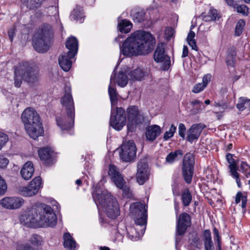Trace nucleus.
Segmentation results:
<instances>
[{"mask_svg":"<svg viewBox=\"0 0 250 250\" xmlns=\"http://www.w3.org/2000/svg\"><path fill=\"white\" fill-rule=\"evenodd\" d=\"M155 44V38L150 33L137 30L127 38L122 45H120V48L124 56H145L154 50Z\"/></svg>","mask_w":250,"mask_h":250,"instance_id":"obj_1","label":"nucleus"},{"mask_svg":"<svg viewBox=\"0 0 250 250\" xmlns=\"http://www.w3.org/2000/svg\"><path fill=\"white\" fill-rule=\"evenodd\" d=\"M92 194L97 206L101 205L104 208L109 218L115 219L119 215L120 209L117 201L107 190L95 188Z\"/></svg>","mask_w":250,"mask_h":250,"instance_id":"obj_2","label":"nucleus"},{"mask_svg":"<svg viewBox=\"0 0 250 250\" xmlns=\"http://www.w3.org/2000/svg\"><path fill=\"white\" fill-rule=\"evenodd\" d=\"M21 119L26 133L30 138L36 140L44 133L39 114L33 107H27L23 111Z\"/></svg>","mask_w":250,"mask_h":250,"instance_id":"obj_3","label":"nucleus"},{"mask_svg":"<svg viewBox=\"0 0 250 250\" xmlns=\"http://www.w3.org/2000/svg\"><path fill=\"white\" fill-rule=\"evenodd\" d=\"M14 85L20 87L22 81L29 85L37 84L40 80L39 70L28 62H23L20 63L15 68Z\"/></svg>","mask_w":250,"mask_h":250,"instance_id":"obj_4","label":"nucleus"},{"mask_svg":"<svg viewBox=\"0 0 250 250\" xmlns=\"http://www.w3.org/2000/svg\"><path fill=\"white\" fill-rule=\"evenodd\" d=\"M54 29L53 26L47 23H43L37 29L33 47L39 53L46 52L51 46L54 37Z\"/></svg>","mask_w":250,"mask_h":250,"instance_id":"obj_5","label":"nucleus"},{"mask_svg":"<svg viewBox=\"0 0 250 250\" xmlns=\"http://www.w3.org/2000/svg\"><path fill=\"white\" fill-rule=\"evenodd\" d=\"M65 92L61 103L66 107L67 115L56 118L57 124L62 130L71 129L73 126L75 118L74 103L70 87L66 89Z\"/></svg>","mask_w":250,"mask_h":250,"instance_id":"obj_6","label":"nucleus"},{"mask_svg":"<svg viewBox=\"0 0 250 250\" xmlns=\"http://www.w3.org/2000/svg\"><path fill=\"white\" fill-rule=\"evenodd\" d=\"M36 208L38 227H53L56 225L57 217L50 206L42 204Z\"/></svg>","mask_w":250,"mask_h":250,"instance_id":"obj_7","label":"nucleus"},{"mask_svg":"<svg viewBox=\"0 0 250 250\" xmlns=\"http://www.w3.org/2000/svg\"><path fill=\"white\" fill-rule=\"evenodd\" d=\"M108 168V175L117 187L122 190L123 197L131 198L133 197L132 191L129 188L126 186L125 180L118 168L113 165H109Z\"/></svg>","mask_w":250,"mask_h":250,"instance_id":"obj_8","label":"nucleus"},{"mask_svg":"<svg viewBox=\"0 0 250 250\" xmlns=\"http://www.w3.org/2000/svg\"><path fill=\"white\" fill-rule=\"evenodd\" d=\"M147 206L141 202H135L130 206V213L134 217L135 224L137 226L146 225L147 218Z\"/></svg>","mask_w":250,"mask_h":250,"instance_id":"obj_9","label":"nucleus"},{"mask_svg":"<svg viewBox=\"0 0 250 250\" xmlns=\"http://www.w3.org/2000/svg\"><path fill=\"white\" fill-rule=\"evenodd\" d=\"M191 216L186 212L182 213L177 216L176 230H175V243L177 245L180 242L181 237L187 231L188 227L191 226Z\"/></svg>","mask_w":250,"mask_h":250,"instance_id":"obj_10","label":"nucleus"},{"mask_svg":"<svg viewBox=\"0 0 250 250\" xmlns=\"http://www.w3.org/2000/svg\"><path fill=\"white\" fill-rule=\"evenodd\" d=\"M194 156L188 153L184 156L182 167V175L185 182L188 184L191 183L194 173Z\"/></svg>","mask_w":250,"mask_h":250,"instance_id":"obj_11","label":"nucleus"},{"mask_svg":"<svg viewBox=\"0 0 250 250\" xmlns=\"http://www.w3.org/2000/svg\"><path fill=\"white\" fill-rule=\"evenodd\" d=\"M111 108L109 124L114 129L121 130L125 125L126 117L125 110L115 106Z\"/></svg>","mask_w":250,"mask_h":250,"instance_id":"obj_12","label":"nucleus"},{"mask_svg":"<svg viewBox=\"0 0 250 250\" xmlns=\"http://www.w3.org/2000/svg\"><path fill=\"white\" fill-rule=\"evenodd\" d=\"M128 120L127 129L130 132L135 131L137 125L141 124L144 121L143 116L140 114L137 106H129L126 110Z\"/></svg>","mask_w":250,"mask_h":250,"instance_id":"obj_13","label":"nucleus"},{"mask_svg":"<svg viewBox=\"0 0 250 250\" xmlns=\"http://www.w3.org/2000/svg\"><path fill=\"white\" fill-rule=\"evenodd\" d=\"M137 148L133 140H129L121 146L120 158L125 162H130L136 157Z\"/></svg>","mask_w":250,"mask_h":250,"instance_id":"obj_14","label":"nucleus"},{"mask_svg":"<svg viewBox=\"0 0 250 250\" xmlns=\"http://www.w3.org/2000/svg\"><path fill=\"white\" fill-rule=\"evenodd\" d=\"M153 58L156 62H163L162 69L167 70L170 65V57L166 54L164 45L163 43L158 44L155 50Z\"/></svg>","mask_w":250,"mask_h":250,"instance_id":"obj_15","label":"nucleus"},{"mask_svg":"<svg viewBox=\"0 0 250 250\" xmlns=\"http://www.w3.org/2000/svg\"><path fill=\"white\" fill-rule=\"evenodd\" d=\"M42 179L41 177H36L31 181L30 184L26 187H21L20 193L24 196H32L37 194L41 188Z\"/></svg>","mask_w":250,"mask_h":250,"instance_id":"obj_16","label":"nucleus"},{"mask_svg":"<svg viewBox=\"0 0 250 250\" xmlns=\"http://www.w3.org/2000/svg\"><path fill=\"white\" fill-rule=\"evenodd\" d=\"M149 171L146 160L143 159L138 163L136 173L137 181L139 185H142L148 179Z\"/></svg>","mask_w":250,"mask_h":250,"instance_id":"obj_17","label":"nucleus"},{"mask_svg":"<svg viewBox=\"0 0 250 250\" xmlns=\"http://www.w3.org/2000/svg\"><path fill=\"white\" fill-rule=\"evenodd\" d=\"M20 221L21 224L28 227H38L36 207H32L26 213L22 215Z\"/></svg>","mask_w":250,"mask_h":250,"instance_id":"obj_18","label":"nucleus"},{"mask_svg":"<svg viewBox=\"0 0 250 250\" xmlns=\"http://www.w3.org/2000/svg\"><path fill=\"white\" fill-rule=\"evenodd\" d=\"M38 151L40 160L45 165L49 166L54 163L55 155L54 151L50 147H41Z\"/></svg>","mask_w":250,"mask_h":250,"instance_id":"obj_19","label":"nucleus"},{"mask_svg":"<svg viewBox=\"0 0 250 250\" xmlns=\"http://www.w3.org/2000/svg\"><path fill=\"white\" fill-rule=\"evenodd\" d=\"M205 128H206V125L202 123L192 125L190 128L188 130L187 141L192 143L194 140H197L202 130Z\"/></svg>","mask_w":250,"mask_h":250,"instance_id":"obj_20","label":"nucleus"},{"mask_svg":"<svg viewBox=\"0 0 250 250\" xmlns=\"http://www.w3.org/2000/svg\"><path fill=\"white\" fill-rule=\"evenodd\" d=\"M24 203L23 200L20 197H5L0 200V204L3 207L10 209L20 208Z\"/></svg>","mask_w":250,"mask_h":250,"instance_id":"obj_21","label":"nucleus"},{"mask_svg":"<svg viewBox=\"0 0 250 250\" xmlns=\"http://www.w3.org/2000/svg\"><path fill=\"white\" fill-rule=\"evenodd\" d=\"M146 225L144 226H137L136 227H128L126 228L127 235L128 237L133 241H137L145 233Z\"/></svg>","mask_w":250,"mask_h":250,"instance_id":"obj_22","label":"nucleus"},{"mask_svg":"<svg viewBox=\"0 0 250 250\" xmlns=\"http://www.w3.org/2000/svg\"><path fill=\"white\" fill-rule=\"evenodd\" d=\"M161 133V129L160 126L157 125H151L146 128V137L147 140L152 142Z\"/></svg>","mask_w":250,"mask_h":250,"instance_id":"obj_23","label":"nucleus"},{"mask_svg":"<svg viewBox=\"0 0 250 250\" xmlns=\"http://www.w3.org/2000/svg\"><path fill=\"white\" fill-rule=\"evenodd\" d=\"M65 46L68 49V55L70 57H74L77 53L78 49V41L74 36L69 37L66 41Z\"/></svg>","mask_w":250,"mask_h":250,"instance_id":"obj_24","label":"nucleus"},{"mask_svg":"<svg viewBox=\"0 0 250 250\" xmlns=\"http://www.w3.org/2000/svg\"><path fill=\"white\" fill-rule=\"evenodd\" d=\"M128 76L133 81H141L148 76V73L147 71L138 68L131 71L129 73Z\"/></svg>","mask_w":250,"mask_h":250,"instance_id":"obj_25","label":"nucleus"},{"mask_svg":"<svg viewBox=\"0 0 250 250\" xmlns=\"http://www.w3.org/2000/svg\"><path fill=\"white\" fill-rule=\"evenodd\" d=\"M34 171L33 163L31 162H26L21 170L22 177L25 180L30 179Z\"/></svg>","mask_w":250,"mask_h":250,"instance_id":"obj_26","label":"nucleus"},{"mask_svg":"<svg viewBox=\"0 0 250 250\" xmlns=\"http://www.w3.org/2000/svg\"><path fill=\"white\" fill-rule=\"evenodd\" d=\"M73 57H70L68 53L60 56L58 59V62L60 67L64 71H68L72 65V62L70 60Z\"/></svg>","mask_w":250,"mask_h":250,"instance_id":"obj_27","label":"nucleus"},{"mask_svg":"<svg viewBox=\"0 0 250 250\" xmlns=\"http://www.w3.org/2000/svg\"><path fill=\"white\" fill-rule=\"evenodd\" d=\"M63 246L67 250H76V243L69 232L64 233L63 235Z\"/></svg>","mask_w":250,"mask_h":250,"instance_id":"obj_28","label":"nucleus"},{"mask_svg":"<svg viewBox=\"0 0 250 250\" xmlns=\"http://www.w3.org/2000/svg\"><path fill=\"white\" fill-rule=\"evenodd\" d=\"M114 79L113 75L111 76L110 84L108 86V94L111 104V108L116 106L118 101V94L114 88L111 86L112 81Z\"/></svg>","mask_w":250,"mask_h":250,"instance_id":"obj_29","label":"nucleus"},{"mask_svg":"<svg viewBox=\"0 0 250 250\" xmlns=\"http://www.w3.org/2000/svg\"><path fill=\"white\" fill-rule=\"evenodd\" d=\"M111 75H113L114 77V79L112 81V82L114 83H116L119 86L123 87L126 86L127 84V76L123 71H120L116 77H115V75L113 74V73Z\"/></svg>","mask_w":250,"mask_h":250,"instance_id":"obj_30","label":"nucleus"},{"mask_svg":"<svg viewBox=\"0 0 250 250\" xmlns=\"http://www.w3.org/2000/svg\"><path fill=\"white\" fill-rule=\"evenodd\" d=\"M70 18L72 21L82 23L84 21V16L80 7H76L71 12Z\"/></svg>","mask_w":250,"mask_h":250,"instance_id":"obj_31","label":"nucleus"},{"mask_svg":"<svg viewBox=\"0 0 250 250\" xmlns=\"http://www.w3.org/2000/svg\"><path fill=\"white\" fill-rule=\"evenodd\" d=\"M181 200L184 207L189 205L192 201V195L188 188L184 189L182 191Z\"/></svg>","mask_w":250,"mask_h":250,"instance_id":"obj_32","label":"nucleus"},{"mask_svg":"<svg viewBox=\"0 0 250 250\" xmlns=\"http://www.w3.org/2000/svg\"><path fill=\"white\" fill-rule=\"evenodd\" d=\"M131 16L134 22L140 23L144 21L145 12L142 10L133 9L131 11Z\"/></svg>","mask_w":250,"mask_h":250,"instance_id":"obj_33","label":"nucleus"},{"mask_svg":"<svg viewBox=\"0 0 250 250\" xmlns=\"http://www.w3.org/2000/svg\"><path fill=\"white\" fill-rule=\"evenodd\" d=\"M201 16L205 21H215L217 18H219L217 10L214 9H210L207 15L203 13L202 14Z\"/></svg>","mask_w":250,"mask_h":250,"instance_id":"obj_34","label":"nucleus"},{"mask_svg":"<svg viewBox=\"0 0 250 250\" xmlns=\"http://www.w3.org/2000/svg\"><path fill=\"white\" fill-rule=\"evenodd\" d=\"M132 26V24L130 21L125 19L122 20L118 23L119 30L121 33H127L130 31Z\"/></svg>","mask_w":250,"mask_h":250,"instance_id":"obj_35","label":"nucleus"},{"mask_svg":"<svg viewBox=\"0 0 250 250\" xmlns=\"http://www.w3.org/2000/svg\"><path fill=\"white\" fill-rule=\"evenodd\" d=\"M203 242L205 249L213 247L211 232L209 229H206L203 233Z\"/></svg>","mask_w":250,"mask_h":250,"instance_id":"obj_36","label":"nucleus"},{"mask_svg":"<svg viewBox=\"0 0 250 250\" xmlns=\"http://www.w3.org/2000/svg\"><path fill=\"white\" fill-rule=\"evenodd\" d=\"M192 108L190 111V114L195 115L200 112L202 110V106H204L202 102L195 99L190 102Z\"/></svg>","mask_w":250,"mask_h":250,"instance_id":"obj_37","label":"nucleus"},{"mask_svg":"<svg viewBox=\"0 0 250 250\" xmlns=\"http://www.w3.org/2000/svg\"><path fill=\"white\" fill-rule=\"evenodd\" d=\"M233 157V155L229 153H228L226 156V160L229 164V169L230 172L238 170L237 164Z\"/></svg>","mask_w":250,"mask_h":250,"instance_id":"obj_38","label":"nucleus"},{"mask_svg":"<svg viewBox=\"0 0 250 250\" xmlns=\"http://www.w3.org/2000/svg\"><path fill=\"white\" fill-rule=\"evenodd\" d=\"M178 155L181 156L183 155V152L181 150H176L174 152H171L166 157V162L169 164L173 163L175 161Z\"/></svg>","mask_w":250,"mask_h":250,"instance_id":"obj_39","label":"nucleus"},{"mask_svg":"<svg viewBox=\"0 0 250 250\" xmlns=\"http://www.w3.org/2000/svg\"><path fill=\"white\" fill-rule=\"evenodd\" d=\"M241 200L242 201V208H246L247 203V196L246 195H243L242 192L239 191L237 193L235 196V203L238 204L240 203Z\"/></svg>","mask_w":250,"mask_h":250,"instance_id":"obj_40","label":"nucleus"},{"mask_svg":"<svg viewBox=\"0 0 250 250\" xmlns=\"http://www.w3.org/2000/svg\"><path fill=\"white\" fill-rule=\"evenodd\" d=\"M189 243L190 245L198 249H199L201 245L200 238L196 233L192 234L189 238Z\"/></svg>","mask_w":250,"mask_h":250,"instance_id":"obj_41","label":"nucleus"},{"mask_svg":"<svg viewBox=\"0 0 250 250\" xmlns=\"http://www.w3.org/2000/svg\"><path fill=\"white\" fill-rule=\"evenodd\" d=\"M44 0H27L26 6L30 9L39 8Z\"/></svg>","mask_w":250,"mask_h":250,"instance_id":"obj_42","label":"nucleus"},{"mask_svg":"<svg viewBox=\"0 0 250 250\" xmlns=\"http://www.w3.org/2000/svg\"><path fill=\"white\" fill-rule=\"evenodd\" d=\"M245 25V21L243 19L240 20L237 22L235 28V35L236 36H239L242 33Z\"/></svg>","mask_w":250,"mask_h":250,"instance_id":"obj_43","label":"nucleus"},{"mask_svg":"<svg viewBox=\"0 0 250 250\" xmlns=\"http://www.w3.org/2000/svg\"><path fill=\"white\" fill-rule=\"evenodd\" d=\"M176 130V126L172 124L168 131H167L164 134L163 139L167 141L172 138Z\"/></svg>","mask_w":250,"mask_h":250,"instance_id":"obj_44","label":"nucleus"},{"mask_svg":"<svg viewBox=\"0 0 250 250\" xmlns=\"http://www.w3.org/2000/svg\"><path fill=\"white\" fill-rule=\"evenodd\" d=\"M30 241L31 243L34 245L36 247L38 248V247L42 244V238L41 237L37 234H33L30 238Z\"/></svg>","mask_w":250,"mask_h":250,"instance_id":"obj_45","label":"nucleus"},{"mask_svg":"<svg viewBox=\"0 0 250 250\" xmlns=\"http://www.w3.org/2000/svg\"><path fill=\"white\" fill-rule=\"evenodd\" d=\"M236 106L239 110L243 111L247 108V98L245 97L239 98Z\"/></svg>","mask_w":250,"mask_h":250,"instance_id":"obj_46","label":"nucleus"},{"mask_svg":"<svg viewBox=\"0 0 250 250\" xmlns=\"http://www.w3.org/2000/svg\"><path fill=\"white\" fill-rule=\"evenodd\" d=\"M235 53H230L228 54L226 58V63L228 66L233 67L235 62Z\"/></svg>","mask_w":250,"mask_h":250,"instance_id":"obj_47","label":"nucleus"},{"mask_svg":"<svg viewBox=\"0 0 250 250\" xmlns=\"http://www.w3.org/2000/svg\"><path fill=\"white\" fill-rule=\"evenodd\" d=\"M240 171L244 174L247 177L250 176V166L246 162H242Z\"/></svg>","mask_w":250,"mask_h":250,"instance_id":"obj_48","label":"nucleus"},{"mask_svg":"<svg viewBox=\"0 0 250 250\" xmlns=\"http://www.w3.org/2000/svg\"><path fill=\"white\" fill-rule=\"evenodd\" d=\"M8 140L9 138L7 135L0 131V150L5 145Z\"/></svg>","mask_w":250,"mask_h":250,"instance_id":"obj_49","label":"nucleus"},{"mask_svg":"<svg viewBox=\"0 0 250 250\" xmlns=\"http://www.w3.org/2000/svg\"><path fill=\"white\" fill-rule=\"evenodd\" d=\"M236 11L238 13L247 16L248 14L249 8L245 5H239L236 7Z\"/></svg>","mask_w":250,"mask_h":250,"instance_id":"obj_50","label":"nucleus"},{"mask_svg":"<svg viewBox=\"0 0 250 250\" xmlns=\"http://www.w3.org/2000/svg\"><path fill=\"white\" fill-rule=\"evenodd\" d=\"M17 250H39L38 248H33L27 244H19L17 245Z\"/></svg>","mask_w":250,"mask_h":250,"instance_id":"obj_51","label":"nucleus"},{"mask_svg":"<svg viewBox=\"0 0 250 250\" xmlns=\"http://www.w3.org/2000/svg\"><path fill=\"white\" fill-rule=\"evenodd\" d=\"M186 127L184 124L180 123L178 126V133L179 136L182 138L183 139H185V132Z\"/></svg>","mask_w":250,"mask_h":250,"instance_id":"obj_52","label":"nucleus"},{"mask_svg":"<svg viewBox=\"0 0 250 250\" xmlns=\"http://www.w3.org/2000/svg\"><path fill=\"white\" fill-rule=\"evenodd\" d=\"M7 189V185L4 180L0 176V195L3 194Z\"/></svg>","mask_w":250,"mask_h":250,"instance_id":"obj_53","label":"nucleus"},{"mask_svg":"<svg viewBox=\"0 0 250 250\" xmlns=\"http://www.w3.org/2000/svg\"><path fill=\"white\" fill-rule=\"evenodd\" d=\"M205 88L201 83H198L193 86L192 91L194 93H198L202 91Z\"/></svg>","mask_w":250,"mask_h":250,"instance_id":"obj_54","label":"nucleus"},{"mask_svg":"<svg viewBox=\"0 0 250 250\" xmlns=\"http://www.w3.org/2000/svg\"><path fill=\"white\" fill-rule=\"evenodd\" d=\"M231 175L235 179L237 185L239 188H241L242 186L241 182L240 181V179L239 178V174L237 172V170L232 171L230 172Z\"/></svg>","mask_w":250,"mask_h":250,"instance_id":"obj_55","label":"nucleus"},{"mask_svg":"<svg viewBox=\"0 0 250 250\" xmlns=\"http://www.w3.org/2000/svg\"><path fill=\"white\" fill-rule=\"evenodd\" d=\"M211 75L210 74L205 75L202 79V82L201 83L205 87H207L208 83L211 81Z\"/></svg>","mask_w":250,"mask_h":250,"instance_id":"obj_56","label":"nucleus"},{"mask_svg":"<svg viewBox=\"0 0 250 250\" xmlns=\"http://www.w3.org/2000/svg\"><path fill=\"white\" fill-rule=\"evenodd\" d=\"M213 233L214 240L216 241L218 244H221V237L219 235V231L215 227H214L213 229Z\"/></svg>","mask_w":250,"mask_h":250,"instance_id":"obj_57","label":"nucleus"},{"mask_svg":"<svg viewBox=\"0 0 250 250\" xmlns=\"http://www.w3.org/2000/svg\"><path fill=\"white\" fill-rule=\"evenodd\" d=\"M9 163V160L8 159L3 157L2 156H0V167H6Z\"/></svg>","mask_w":250,"mask_h":250,"instance_id":"obj_58","label":"nucleus"},{"mask_svg":"<svg viewBox=\"0 0 250 250\" xmlns=\"http://www.w3.org/2000/svg\"><path fill=\"white\" fill-rule=\"evenodd\" d=\"M16 30V27L14 26H13L11 27L8 31V34L9 38L11 41V42H12L13 40L14 36L15 35Z\"/></svg>","mask_w":250,"mask_h":250,"instance_id":"obj_59","label":"nucleus"},{"mask_svg":"<svg viewBox=\"0 0 250 250\" xmlns=\"http://www.w3.org/2000/svg\"><path fill=\"white\" fill-rule=\"evenodd\" d=\"M188 43L192 49L196 51L198 50V47L196 45V42L195 40H189V41L188 42Z\"/></svg>","mask_w":250,"mask_h":250,"instance_id":"obj_60","label":"nucleus"},{"mask_svg":"<svg viewBox=\"0 0 250 250\" xmlns=\"http://www.w3.org/2000/svg\"><path fill=\"white\" fill-rule=\"evenodd\" d=\"M195 33L192 31L190 30L189 33H188V36H187V42H189V40H195L194 38L195 37Z\"/></svg>","mask_w":250,"mask_h":250,"instance_id":"obj_61","label":"nucleus"},{"mask_svg":"<svg viewBox=\"0 0 250 250\" xmlns=\"http://www.w3.org/2000/svg\"><path fill=\"white\" fill-rule=\"evenodd\" d=\"M188 49L187 46L184 45L182 57L185 58L186 57L188 56Z\"/></svg>","mask_w":250,"mask_h":250,"instance_id":"obj_62","label":"nucleus"},{"mask_svg":"<svg viewBox=\"0 0 250 250\" xmlns=\"http://www.w3.org/2000/svg\"><path fill=\"white\" fill-rule=\"evenodd\" d=\"M174 209L175 211L176 215L177 216L179 211V203L177 202L176 200L174 201Z\"/></svg>","mask_w":250,"mask_h":250,"instance_id":"obj_63","label":"nucleus"},{"mask_svg":"<svg viewBox=\"0 0 250 250\" xmlns=\"http://www.w3.org/2000/svg\"><path fill=\"white\" fill-rule=\"evenodd\" d=\"M35 15L38 18H41L43 16L44 14L42 12L38 11L36 12Z\"/></svg>","mask_w":250,"mask_h":250,"instance_id":"obj_64","label":"nucleus"}]
</instances>
